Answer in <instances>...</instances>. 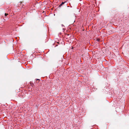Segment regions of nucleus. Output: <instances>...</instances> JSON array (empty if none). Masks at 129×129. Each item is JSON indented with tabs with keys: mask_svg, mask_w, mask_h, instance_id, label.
I'll list each match as a JSON object with an SVG mask.
<instances>
[{
	"mask_svg": "<svg viewBox=\"0 0 129 129\" xmlns=\"http://www.w3.org/2000/svg\"><path fill=\"white\" fill-rule=\"evenodd\" d=\"M8 14H7L6 13H5V18H6V16H7V15H8Z\"/></svg>",
	"mask_w": 129,
	"mask_h": 129,
	"instance_id": "nucleus-2",
	"label": "nucleus"
},
{
	"mask_svg": "<svg viewBox=\"0 0 129 129\" xmlns=\"http://www.w3.org/2000/svg\"><path fill=\"white\" fill-rule=\"evenodd\" d=\"M7 19H8V17H7Z\"/></svg>",
	"mask_w": 129,
	"mask_h": 129,
	"instance_id": "nucleus-5",
	"label": "nucleus"
},
{
	"mask_svg": "<svg viewBox=\"0 0 129 129\" xmlns=\"http://www.w3.org/2000/svg\"><path fill=\"white\" fill-rule=\"evenodd\" d=\"M37 80H39V79H37Z\"/></svg>",
	"mask_w": 129,
	"mask_h": 129,
	"instance_id": "nucleus-3",
	"label": "nucleus"
},
{
	"mask_svg": "<svg viewBox=\"0 0 129 129\" xmlns=\"http://www.w3.org/2000/svg\"><path fill=\"white\" fill-rule=\"evenodd\" d=\"M66 2H62L61 3V4L59 6H62V5L64 4Z\"/></svg>",
	"mask_w": 129,
	"mask_h": 129,
	"instance_id": "nucleus-1",
	"label": "nucleus"
},
{
	"mask_svg": "<svg viewBox=\"0 0 129 129\" xmlns=\"http://www.w3.org/2000/svg\"><path fill=\"white\" fill-rule=\"evenodd\" d=\"M99 41V40H98V41Z\"/></svg>",
	"mask_w": 129,
	"mask_h": 129,
	"instance_id": "nucleus-4",
	"label": "nucleus"
}]
</instances>
